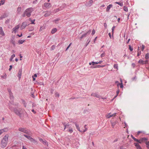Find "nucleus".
<instances>
[{"mask_svg":"<svg viewBox=\"0 0 149 149\" xmlns=\"http://www.w3.org/2000/svg\"><path fill=\"white\" fill-rule=\"evenodd\" d=\"M22 109L21 108H19L18 109L17 108H15L13 109V111L17 115L19 116V118L21 119H23V117L22 116Z\"/></svg>","mask_w":149,"mask_h":149,"instance_id":"obj_1","label":"nucleus"},{"mask_svg":"<svg viewBox=\"0 0 149 149\" xmlns=\"http://www.w3.org/2000/svg\"><path fill=\"white\" fill-rule=\"evenodd\" d=\"M8 135H6L3 138L1 143V147L4 148L6 146L8 141Z\"/></svg>","mask_w":149,"mask_h":149,"instance_id":"obj_2","label":"nucleus"},{"mask_svg":"<svg viewBox=\"0 0 149 149\" xmlns=\"http://www.w3.org/2000/svg\"><path fill=\"white\" fill-rule=\"evenodd\" d=\"M91 30H89V31L84 34H83L82 36L80 38V40H81L83 38H85L87 36L89 35L91 33Z\"/></svg>","mask_w":149,"mask_h":149,"instance_id":"obj_3","label":"nucleus"},{"mask_svg":"<svg viewBox=\"0 0 149 149\" xmlns=\"http://www.w3.org/2000/svg\"><path fill=\"white\" fill-rule=\"evenodd\" d=\"M19 131L22 132L26 134H28L29 132L28 130H25L24 128H19L18 129Z\"/></svg>","mask_w":149,"mask_h":149,"instance_id":"obj_4","label":"nucleus"},{"mask_svg":"<svg viewBox=\"0 0 149 149\" xmlns=\"http://www.w3.org/2000/svg\"><path fill=\"white\" fill-rule=\"evenodd\" d=\"M27 25V24L26 22H24L22 23L20 27L21 29L22 30L24 29Z\"/></svg>","mask_w":149,"mask_h":149,"instance_id":"obj_5","label":"nucleus"},{"mask_svg":"<svg viewBox=\"0 0 149 149\" xmlns=\"http://www.w3.org/2000/svg\"><path fill=\"white\" fill-rule=\"evenodd\" d=\"M22 74V70L21 69H20L18 71L17 76L19 77V80H20L21 78V76Z\"/></svg>","mask_w":149,"mask_h":149,"instance_id":"obj_6","label":"nucleus"},{"mask_svg":"<svg viewBox=\"0 0 149 149\" xmlns=\"http://www.w3.org/2000/svg\"><path fill=\"white\" fill-rule=\"evenodd\" d=\"M104 66V65L101 66L100 65H92V66H91L90 68H100L101 67H102Z\"/></svg>","mask_w":149,"mask_h":149,"instance_id":"obj_7","label":"nucleus"},{"mask_svg":"<svg viewBox=\"0 0 149 149\" xmlns=\"http://www.w3.org/2000/svg\"><path fill=\"white\" fill-rule=\"evenodd\" d=\"M19 25H18L15 26L13 30V32H14V33H15L16 32V30L19 28Z\"/></svg>","mask_w":149,"mask_h":149,"instance_id":"obj_8","label":"nucleus"},{"mask_svg":"<svg viewBox=\"0 0 149 149\" xmlns=\"http://www.w3.org/2000/svg\"><path fill=\"white\" fill-rule=\"evenodd\" d=\"M33 11V9L32 8H28L26 10V12H28L29 13H31Z\"/></svg>","mask_w":149,"mask_h":149,"instance_id":"obj_9","label":"nucleus"},{"mask_svg":"<svg viewBox=\"0 0 149 149\" xmlns=\"http://www.w3.org/2000/svg\"><path fill=\"white\" fill-rule=\"evenodd\" d=\"M134 145L136 147L137 149H142L138 143H134Z\"/></svg>","mask_w":149,"mask_h":149,"instance_id":"obj_10","label":"nucleus"},{"mask_svg":"<svg viewBox=\"0 0 149 149\" xmlns=\"http://www.w3.org/2000/svg\"><path fill=\"white\" fill-rule=\"evenodd\" d=\"M51 13V12L50 11H47L45 13V14L44 16L45 17H47L50 15Z\"/></svg>","mask_w":149,"mask_h":149,"instance_id":"obj_11","label":"nucleus"},{"mask_svg":"<svg viewBox=\"0 0 149 149\" xmlns=\"http://www.w3.org/2000/svg\"><path fill=\"white\" fill-rule=\"evenodd\" d=\"M0 34L2 35L3 36L5 35L3 31L2 27H0Z\"/></svg>","mask_w":149,"mask_h":149,"instance_id":"obj_12","label":"nucleus"},{"mask_svg":"<svg viewBox=\"0 0 149 149\" xmlns=\"http://www.w3.org/2000/svg\"><path fill=\"white\" fill-rule=\"evenodd\" d=\"M140 139L141 140V143L143 142H144L145 141H147L148 140L147 138L145 137L141 138H140Z\"/></svg>","mask_w":149,"mask_h":149,"instance_id":"obj_13","label":"nucleus"},{"mask_svg":"<svg viewBox=\"0 0 149 149\" xmlns=\"http://www.w3.org/2000/svg\"><path fill=\"white\" fill-rule=\"evenodd\" d=\"M112 7V4H110L109 6H107V7L106 9V11L107 12H108L109 10Z\"/></svg>","mask_w":149,"mask_h":149,"instance_id":"obj_14","label":"nucleus"},{"mask_svg":"<svg viewBox=\"0 0 149 149\" xmlns=\"http://www.w3.org/2000/svg\"><path fill=\"white\" fill-rule=\"evenodd\" d=\"M116 114V113H114V114H113L112 115H109L110 114H109L108 115H107L106 117L107 118H110V117L113 116L114 115H115Z\"/></svg>","mask_w":149,"mask_h":149,"instance_id":"obj_15","label":"nucleus"},{"mask_svg":"<svg viewBox=\"0 0 149 149\" xmlns=\"http://www.w3.org/2000/svg\"><path fill=\"white\" fill-rule=\"evenodd\" d=\"M75 124V125L76 126V127L77 129L78 130L81 132H82V131L81 130H80V128L79 127V126L76 123H74Z\"/></svg>","mask_w":149,"mask_h":149,"instance_id":"obj_16","label":"nucleus"},{"mask_svg":"<svg viewBox=\"0 0 149 149\" xmlns=\"http://www.w3.org/2000/svg\"><path fill=\"white\" fill-rule=\"evenodd\" d=\"M111 126L113 127L115 126V125H116V123H117V122L116 121L112 122L111 120Z\"/></svg>","mask_w":149,"mask_h":149,"instance_id":"obj_17","label":"nucleus"},{"mask_svg":"<svg viewBox=\"0 0 149 149\" xmlns=\"http://www.w3.org/2000/svg\"><path fill=\"white\" fill-rule=\"evenodd\" d=\"M8 15H6V13H4V14L3 15H2L0 17V19H3L4 18H5L6 17H7Z\"/></svg>","mask_w":149,"mask_h":149,"instance_id":"obj_18","label":"nucleus"},{"mask_svg":"<svg viewBox=\"0 0 149 149\" xmlns=\"http://www.w3.org/2000/svg\"><path fill=\"white\" fill-rule=\"evenodd\" d=\"M25 41V40H19L18 41V43L19 44H22L24 41Z\"/></svg>","mask_w":149,"mask_h":149,"instance_id":"obj_19","label":"nucleus"},{"mask_svg":"<svg viewBox=\"0 0 149 149\" xmlns=\"http://www.w3.org/2000/svg\"><path fill=\"white\" fill-rule=\"evenodd\" d=\"M50 5V4L49 3H44V6L45 7H49Z\"/></svg>","mask_w":149,"mask_h":149,"instance_id":"obj_20","label":"nucleus"},{"mask_svg":"<svg viewBox=\"0 0 149 149\" xmlns=\"http://www.w3.org/2000/svg\"><path fill=\"white\" fill-rule=\"evenodd\" d=\"M144 62H144V61H143L141 59L139 60L138 61V63L142 64H145V63H144Z\"/></svg>","mask_w":149,"mask_h":149,"instance_id":"obj_21","label":"nucleus"},{"mask_svg":"<svg viewBox=\"0 0 149 149\" xmlns=\"http://www.w3.org/2000/svg\"><path fill=\"white\" fill-rule=\"evenodd\" d=\"M57 29L56 28H54L52 29L51 31V33L52 34H54L57 31Z\"/></svg>","mask_w":149,"mask_h":149,"instance_id":"obj_22","label":"nucleus"},{"mask_svg":"<svg viewBox=\"0 0 149 149\" xmlns=\"http://www.w3.org/2000/svg\"><path fill=\"white\" fill-rule=\"evenodd\" d=\"M31 142L33 143H37V141L35 140L33 138H32L31 137L29 139Z\"/></svg>","mask_w":149,"mask_h":149,"instance_id":"obj_23","label":"nucleus"},{"mask_svg":"<svg viewBox=\"0 0 149 149\" xmlns=\"http://www.w3.org/2000/svg\"><path fill=\"white\" fill-rule=\"evenodd\" d=\"M90 41L91 40H89V39H88L87 40V41L85 45V47H86L87 46V45L90 42Z\"/></svg>","mask_w":149,"mask_h":149,"instance_id":"obj_24","label":"nucleus"},{"mask_svg":"<svg viewBox=\"0 0 149 149\" xmlns=\"http://www.w3.org/2000/svg\"><path fill=\"white\" fill-rule=\"evenodd\" d=\"M134 141L137 142V143H138V144L139 143H142L140 139H135V140Z\"/></svg>","mask_w":149,"mask_h":149,"instance_id":"obj_25","label":"nucleus"},{"mask_svg":"<svg viewBox=\"0 0 149 149\" xmlns=\"http://www.w3.org/2000/svg\"><path fill=\"white\" fill-rule=\"evenodd\" d=\"M15 54H13L11 57L10 58V61H12L13 60V58L15 57Z\"/></svg>","mask_w":149,"mask_h":149,"instance_id":"obj_26","label":"nucleus"},{"mask_svg":"<svg viewBox=\"0 0 149 149\" xmlns=\"http://www.w3.org/2000/svg\"><path fill=\"white\" fill-rule=\"evenodd\" d=\"M21 10V7H18L17 10V12L18 13H19Z\"/></svg>","mask_w":149,"mask_h":149,"instance_id":"obj_27","label":"nucleus"},{"mask_svg":"<svg viewBox=\"0 0 149 149\" xmlns=\"http://www.w3.org/2000/svg\"><path fill=\"white\" fill-rule=\"evenodd\" d=\"M149 58V54L147 53L145 55V58L146 59H148Z\"/></svg>","mask_w":149,"mask_h":149,"instance_id":"obj_28","label":"nucleus"},{"mask_svg":"<svg viewBox=\"0 0 149 149\" xmlns=\"http://www.w3.org/2000/svg\"><path fill=\"white\" fill-rule=\"evenodd\" d=\"M115 27V26H113L112 28V37H113V33H114V29Z\"/></svg>","mask_w":149,"mask_h":149,"instance_id":"obj_29","label":"nucleus"},{"mask_svg":"<svg viewBox=\"0 0 149 149\" xmlns=\"http://www.w3.org/2000/svg\"><path fill=\"white\" fill-rule=\"evenodd\" d=\"M5 0H1L0 1V6L1 5H3L5 3Z\"/></svg>","mask_w":149,"mask_h":149,"instance_id":"obj_30","label":"nucleus"},{"mask_svg":"<svg viewBox=\"0 0 149 149\" xmlns=\"http://www.w3.org/2000/svg\"><path fill=\"white\" fill-rule=\"evenodd\" d=\"M120 85V87L121 88H123V84L122 82L121 84H120V83H118V84L117 86L118 87V85Z\"/></svg>","mask_w":149,"mask_h":149,"instance_id":"obj_31","label":"nucleus"},{"mask_svg":"<svg viewBox=\"0 0 149 149\" xmlns=\"http://www.w3.org/2000/svg\"><path fill=\"white\" fill-rule=\"evenodd\" d=\"M63 125L65 127L64 130H65V128L67 126H69V124H65V123H63Z\"/></svg>","mask_w":149,"mask_h":149,"instance_id":"obj_32","label":"nucleus"},{"mask_svg":"<svg viewBox=\"0 0 149 149\" xmlns=\"http://www.w3.org/2000/svg\"><path fill=\"white\" fill-rule=\"evenodd\" d=\"M115 3L118 4L121 6H123V3H120L119 2H115Z\"/></svg>","mask_w":149,"mask_h":149,"instance_id":"obj_33","label":"nucleus"},{"mask_svg":"<svg viewBox=\"0 0 149 149\" xmlns=\"http://www.w3.org/2000/svg\"><path fill=\"white\" fill-rule=\"evenodd\" d=\"M26 15L28 17H29L31 15V13H29L28 12H26Z\"/></svg>","mask_w":149,"mask_h":149,"instance_id":"obj_34","label":"nucleus"},{"mask_svg":"<svg viewBox=\"0 0 149 149\" xmlns=\"http://www.w3.org/2000/svg\"><path fill=\"white\" fill-rule=\"evenodd\" d=\"M23 135L29 139H30L31 137V136H30L26 135V134H24Z\"/></svg>","mask_w":149,"mask_h":149,"instance_id":"obj_35","label":"nucleus"},{"mask_svg":"<svg viewBox=\"0 0 149 149\" xmlns=\"http://www.w3.org/2000/svg\"><path fill=\"white\" fill-rule=\"evenodd\" d=\"M146 145L147 148L149 149V141H146Z\"/></svg>","mask_w":149,"mask_h":149,"instance_id":"obj_36","label":"nucleus"},{"mask_svg":"<svg viewBox=\"0 0 149 149\" xmlns=\"http://www.w3.org/2000/svg\"><path fill=\"white\" fill-rule=\"evenodd\" d=\"M24 115V118H27L28 116V115L26 112H25L23 114Z\"/></svg>","mask_w":149,"mask_h":149,"instance_id":"obj_37","label":"nucleus"},{"mask_svg":"<svg viewBox=\"0 0 149 149\" xmlns=\"http://www.w3.org/2000/svg\"><path fill=\"white\" fill-rule=\"evenodd\" d=\"M42 143L44 145H47L48 144V143L46 140H44L42 141Z\"/></svg>","mask_w":149,"mask_h":149,"instance_id":"obj_38","label":"nucleus"},{"mask_svg":"<svg viewBox=\"0 0 149 149\" xmlns=\"http://www.w3.org/2000/svg\"><path fill=\"white\" fill-rule=\"evenodd\" d=\"M55 46L54 45L52 46L50 48L51 50H54L55 49Z\"/></svg>","mask_w":149,"mask_h":149,"instance_id":"obj_39","label":"nucleus"},{"mask_svg":"<svg viewBox=\"0 0 149 149\" xmlns=\"http://www.w3.org/2000/svg\"><path fill=\"white\" fill-rule=\"evenodd\" d=\"M123 9L124 11H128V9L127 7L124 6L123 8Z\"/></svg>","mask_w":149,"mask_h":149,"instance_id":"obj_40","label":"nucleus"},{"mask_svg":"<svg viewBox=\"0 0 149 149\" xmlns=\"http://www.w3.org/2000/svg\"><path fill=\"white\" fill-rule=\"evenodd\" d=\"M93 2V0H90V1H89V4H90V6L92 5Z\"/></svg>","mask_w":149,"mask_h":149,"instance_id":"obj_41","label":"nucleus"},{"mask_svg":"<svg viewBox=\"0 0 149 149\" xmlns=\"http://www.w3.org/2000/svg\"><path fill=\"white\" fill-rule=\"evenodd\" d=\"M86 125L84 126V127L85 128V129L83 131H82V132H85L87 130V128L86 127Z\"/></svg>","mask_w":149,"mask_h":149,"instance_id":"obj_42","label":"nucleus"},{"mask_svg":"<svg viewBox=\"0 0 149 149\" xmlns=\"http://www.w3.org/2000/svg\"><path fill=\"white\" fill-rule=\"evenodd\" d=\"M113 67L114 68L118 69V65L117 64H114Z\"/></svg>","mask_w":149,"mask_h":149,"instance_id":"obj_43","label":"nucleus"},{"mask_svg":"<svg viewBox=\"0 0 149 149\" xmlns=\"http://www.w3.org/2000/svg\"><path fill=\"white\" fill-rule=\"evenodd\" d=\"M22 102L24 104V106L26 107V103L25 102V101L24 100H22Z\"/></svg>","mask_w":149,"mask_h":149,"instance_id":"obj_44","label":"nucleus"},{"mask_svg":"<svg viewBox=\"0 0 149 149\" xmlns=\"http://www.w3.org/2000/svg\"><path fill=\"white\" fill-rule=\"evenodd\" d=\"M98 64V62H95L94 61L92 62V65H95V64Z\"/></svg>","mask_w":149,"mask_h":149,"instance_id":"obj_45","label":"nucleus"},{"mask_svg":"<svg viewBox=\"0 0 149 149\" xmlns=\"http://www.w3.org/2000/svg\"><path fill=\"white\" fill-rule=\"evenodd\" d=\"M129 49H130V50L131 51H132L133 50V47H131V46L130 45H129Z\"/></svg>","mask_w":149,"mask_h":149,"instance_id":"obj_46","label":"nucleus"},{"mask_svg":"<svg viewBox=\"0 0 149 149\" xmlns=\"http://www.w3.org/2000/svg\"><path fill=\"white\" fill-rule=\"evenodd\" d=\"M10 20L9 19H7L5 21V23L8 24Z\"/></svg>","mask_w":149,"mask_h":149,"instance_id":"obj_47","label":"nucleus"},{"mask_svg":"<svg viewBox=\"0 0 149 149\" xmlns=\"http://www.w3.org/2000/svg\"><path fill=\"white\" fill-rule=\"evenodd\" d=\"M26 10L24 12L23 14L22 15V16L23 17H25V15H26Z\"/></svg>","mask_w":149,"mask_h":149,"instance_id":"obj_48","label":"nucleus"},{"mask_svg":"<svg viewBox=\"0 0 149 149\" xmlns=\"http://www.w3.org/2000/svg\"><path fill=\"white\" fill-rule=\"evenodd\" d=\"M120 92V90L119 89L118 87V89L116 91V95H118Z\"/></svg>","mask_w":149,"mask_h":149,"instance_id":"obj_49","label":"nucleus"},{"mask_svg":"<svg viewBox=\"0 0 149 149\" xmlns=\"http://www.w3.org/2000/svg\"><path fill=\"white\" fill-rule=\"evenodd\" d=\"M2 130H3V132H6L8 131V129L6 128H4L3 129H2Z\"/></svg>","mask_w":149,"mask_h":149,"instance_id":"obj_50","label":"nucleus"},{"mask_svg":"<svg viewBox=\"0 0 149 149\" xmlns=\"http://www.w3.org/2000/svg\"><path fill=\"white\" fill-rule=\"evenodd\" d=\"M55 95L56 97H58L59 96V94L57 93H55Z\"/></svg>","mask_w":149,"mask_h":149,"instance_id":"obj_51","label":"nucleus"},{"mask_svg":"<svg viewBox=\"0 0 149 149\" xmlns=\"http://www.w3.org/2000/svg\"><path fill=\"white\" fill-rule=\"evenodd\" d=\"M95 33V30L94 29H93L92 31V32L91 34H92V35H93Z\"/></svg>","mask_w":149,"mask_h":149,"instance_id":"obj_52","label":"nucleus"},{"mask_svg":"<svg viewBox=\"0 0 149 149\" xmlns=\"http://www.w3.org/2000/svg\"><path fill=\"white\" fill-rule=\"evenodd\" d=\"M68 132H70V133H72L73 132V130L72 129H70L68 130Z\"/></svg>","mask_w":149,"mask_h":149,"instance_id":"obj_53","label":"nucleus"},{"mask_svg":"<svg viewBox=\"0 0 149 149\" xmlns=\"http://www.w3.org/2000/svg\"><path fill=\"white\" fill-rule=\"evenodd\" d=\"M105 55V53L104 52L103 53L101 54V56L102 58L103 56H104Z\"/></svg>","mask_w":149,"mask_h":149,"instance_id":"obj_54","label":"nucleus"},{"mask_svg":"<svg viewBox=\"0 0 149 149\" xmlns=\"http://www.w3.org/2000/svg\"><path fill=\"white\" fill-rule=\"evenodd\" d=\"M11 43L13 44V45L14 46H15V41H14L13 40H12L11 42Z\"/></svg>","mask_w":149,"mask_h":149,"instance_id":"obj_55","label":"nucleus"},{"mask_svg":"<svg viewBox=\"0 0 149 149\" xmlns=\"http://www.w3.org/2000/svg\"><path fill=\"white\" fill-rule=\"evenodd\" d=\"M9 94L11 97H13V95H12V93L11 92H9Z\"/></svg>","mask_w":149,"mask_h":149,"instance_id":"obj_56","label":"nucleus"},{"mask_svg":"<svg viewBox=\"0 0 149 149\" xmlns=\"http://www.w3.org/2000/svg\"><path fill=\"white\" fill-rule=\"evenodd\" d=\"M142 131H138L137 132V134H136V135L137 136L138 135L140 134V133H142Z\"/></svg>","mask_w":149,"mask_h":149,"instance_id":"obj_57","label":"nucleus"},{"mask_svg":"<svg viewBox=\"0 0 149 149\" xmlns=\"http://www.w3.org/2000/svg\"><path fill=\"white\" fill-rule=\"evenodd\" d=\"M131 137L134 140V141L135 140V139H136L132 135H131Z\"/></svg>","mask_w":149,"mask_h":149,"instance_id":"obj_58","label":"nucleus"},{"mask_svg":"<svg viewBox=\"0 0 149 149\" xmlns=\"http://www.w3.org/2000/svg\"><path fill=\"white\" fill-rule=\"evenodd\" d=\"M145 47V46L143 45H142V47L141 48V50L143 51V49H144Z\"/></svg>","mask_w":149,"mask_h":149,"instance_id":"obj_59","label":"nucleus"},{"mask_svg":"<svg viewBox=\"0 0 149 149\" xmlns=\"http://www.w3.org/2000/svg\"><path fill=\"white\" fill-rule=\"evenodd\" d=\"M35 21V19H34L33 20H32V21H31V24H34L35 23L34 22Z\"/></svg>","mask_w":149,"mask_h":149,"instance_id":"obj_60","label":"nucleus"},{"mask_svg":"<svg viewBox=\"0 0 149 149\" xmlns=\"http://www.w3.org/2000/svg\"><path fill=\"white\" fill-rule=\"evenodd\" d=\"M13 67L12 65H10V68L9 69V70L10 71Z\"/></svg>","mask_w":149,"mask_h":149,"instance_id":"obj_61","label":"nucleus"},{"mask_svg":"<svg viewBox=\"0 0 149 149\" xmlns=\"http://www.w3.org/2000/svg\"><path fill=\"white\" fill-rule=\"evenodd\" d=\"M39 139L40 142H42V141H43V140L41 138H39Z\"/></svg>","mask_w":149,"mask_h":149,"instance_id":"obj_62","label":"nucleus"},{"mask_svg":"<svg viewBox=\"0 0 149 149\" xmlns=\"http://www.w3.org/2000/svg\"><path fill=\"white\" fill-rule=\"evenodd\" d=\"M96 93H92L91 95V96H95V95H96Z\"/></svg>","mask_w":149,"mask_h":149,"instance_id":"obj_63","label":"nucleus"},{"mask_svg":"<svg viewBox=\"0 0 149 149\" xmlns=\"http://www.w3.org/2000/svg\"><path fill=\"white\" fill-rule=\"evenodd\" d=\"M141 54V51L138 52L137 54V56H139Z\"/></svg>","mask_w":149,"mask_h":149,"instance_id":"obj_64","label":"nucleus"}]
</instances>
